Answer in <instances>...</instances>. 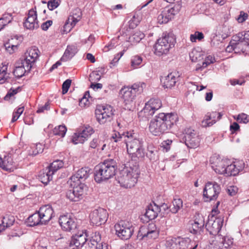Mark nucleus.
I'll list each match as a JSON object with an SVG mask.
<instances>
[{"mask_svg":"<svg viewBox=\"0 0 249 249\" xmlns=\"http://www.w3.org/2000/svg\"><path fill=\"white\" fill-rule=\"evenodd\" d=\"M124 138L126 143L127 153L131 155V158L144 157L145 153L143 145V141L137 139L135 134L131 132H123L121 134L120 132L112 134L111 139L114 142H118Z\"/></svg>","mask_w":249,"mask_h":249,"instance_id":"1","label":"nucleus"},{"mask_svg":"<svg viewBox=\"0 0 249 249\" xmlns=\"http://www.w3.org/2000/svg\"><path fill=\"white\" fill-rule=\"evenodd\" d=\"M177 120L176 114L160 113L151 120L149 130L153 135L160 136L168 132Z\"/></svg>","mask_w":249,"mask_h":249,"instance_id":"2","label":"nucleus"},{"mask_svg":"<svg viewBox=\"0 0 249 249\" xmlns=\"http://www.w3.org/2000/svg\"><path fill=\"white\" fill-rule=\"evenodd\" d=\"M117 163L113 159H107L95 166L94 180L97 183L106 181L113 177L116 174Z\"/></svg>","mask_w":249,"mask_h":249,"instance_id":"3","label":"nucleus"},{"mask_svg":"<svg viewBox=\"0 0 249 249\" xmlns=\"http://www.w3.org/2000/svg\"><path fill=\"white\" fill-rule=\"evenodd\" d=\"M140 174L139 165L129 164L121 170L117 176V181L120 185L125 188H131L136 184Z\"/></svg>","mask_w":249,"mask_h":249,"instance_id":"4","label":"nucleus"},{"mask_svg":"<svg viewBox=\"0 0 249 249\" xmlns=\"http://www.w3.org/2000/svg\"><path fill=\"white\" fill-rule=\"evenodd\" d=\"M176 42V37L173 34L163 33L155 44V53L159 56L167 53L169 50L174 47Z\"/></svg>","mask_w":249,"mask_h":249,"instance_id":"5","label":"nucleus"},{"mask_svg":"<svg viewBox=\"0 0 249 249\" xmlns=\"http://www.w3.org/2000/svg\"><path fill=\"white\" fill-rule=\"evenodd\" d=\"M116 234L122 240L129 239L133 233L134 227L131 222L121 220L114 225Z\"/></svg>","mask_w":249,"mask_h":249,"instance_id":"6","label":"nucleus"},{"mask_svg":"<svg viewBox=\"0 0 249 249\" xmlns=\"http://www.w3.org/2000/svg\"><path fill=\"white\" fill-rule=\"evenodd\" d=\"M39 51L36 47L29 49L25 53L24 56L18 61L20 64L23 65L29 72L39 57Z\"/></svg>","mask_w":249,"mask_h":249,"instance_id":"7","label":"nucleus"},{"mask_svg":"<svg viewBox=\"0 0 249 249\" xmlns=\"http://www.w3.org/2000/svg\"><path fill=\"white\" fill-rule=\"evenodd\" d=\"M221 192V187L215 181H208L203 189V199L206 202L215 200Z\"/></svg>","mask_w":249,"mask_h":249,"instance_id":"8","label":"nucleus"},{"mask_svg":"<svg viewBox=\"0 0 249 249\" xmlns=\"http://www.w3.org/2000/svg\"><path fill=\"white\" fill-rule=\"evenodd\" d=\"M71 186L72 189L68 190L66 193L67 197L71 201L76 202L80 200L83 198L87 187L84 183H76L70 182Z\"/></svg>","mask_w":249,"mask_h":249,"instance_id":"9","label":"nucleus"},{"mask_svg":"<svg viewBox=\"0 0 249 249\" xmlns=\"http://www.w3.org/2000/svg\"><path fill=\"white\" fill-rule=\"evenodd\" d=\"M95 114L99 123L104 124L112 119L113 108L109 105L99 106L95 109Z\"/></svg>","mask_w":249,"mask_h":249,"instance_id":"10","label":"nucleus"},{"mask_svg":"<svg viewBox=\"0 0 249 249\" xmlns=\"http://www.w3.org/2000/svg\"><path fill=\"white\" fill-rule=\"evenodd\" d=\"M179 5H175L173 7L167 6L158 16L157 20L160 24L166 23L171 20L180 10Z\"/></svg>","mask_w":249,"mask_h":249,"instance_id":"11","label":"nucleus"},{"mask_svg":"<svg viewBox=\"0 0 249 249\" xmlns=\"http://www.w3.org/2000/svg\"><path fill=\"white\" fill-rule=\"evenodd\" d=\"M108 218V213L106 210L99 208L93 210L90 215L91 223L97 226L105 223Z\"/></svg>","mask_w":249,"mask_h":249,"instance_id":"12","label":"nucleus"},{"mask_svg":"<svg viewBox=\"0 0 249 249\" xmlns=\"http://www.w3.org/2000/svg\"><path fill=\"white\" fill-rule=\"evenodd\" d=\"M184 139L186 145L190 148L197 147L200 142V138L196 132L191 128L184 130Z\"/></svg>","mask_w":249,"mask_h":249,"instance_id":"13","label":"nucleus"},{"mask_svg":"<svg viewBox=\"0 0 249 249\" xmlns=\"http://www.w3.org/2000/svg\"><path fill=\"white\" fill-rule=\"evenodd\" d=\"M223 220L221 218H216L213 216L209 218L205 225L206 230L210 234L217 236L223 226Z\"/></svg>","mask_w":249,"mask_h":249,"instance_id":"14","label":"nucleus"},{"mask_svg":"<svg viewBox=\"0 0 249 249\" xmlns=\"http://www.w3.org/2000/svg\"><path fill=\"white\" fill-rule=\"evenodd\" d=\"M88 233L86 231H78L71 237L70 246L73 247L72 249H78L82 248L88 242Z\"/></svg>","mask_w":249,"mask_h":249,"instance_id":"15","label":"nucleus"},{"mask_svg":"<svg viewBox=\"0 0 249 249\" xmlns=\"http://www.w3.org/2000/svg\"><path fill=\"white\" fill-rule=\"evenodd\" d=\"M233 244V239L228 236L218 235L212 241L211 246L213 249H228Z\"/></svg>","mask_w":249,"mask_h":249,"instance_id":"16","label":"nucleus"},{"mask_svg":"<svg viewBox=\"0 0 249 249\" xmlns=\"http://www.w3.org/2000/svg\"><path fill=\"white\" fill-rule=\"evenodd\" d=\"M119 94L125 105L131 104L135 99L137 94H138L133 86L123 87L120 89Z\"/></svg>","mask_w":249,"mask_h":249,"instance_id":"17","label":"nucleus"},{"mask_svg":"<svg viewBox=\"0 0 249 249\" xmlns=\"http://www.w3.org/2000/svg\"><path fill=\"white\" fill-rule=\"evenodd\" d=\"M76 219L69 214L61 215L59 223L62 229L67 231H71L77 227Z\"/></svg>","mask_w":249,"mask_h":249,"instance_id":"18","label":"nucleus"},{"mask_svg":"<svg viewBox=\"0 0 249 249\" xmlns=\"http://www.w3.org/2000/svg\"><path fill=\"white\" fill-rule=\"evenodd\" d=\"M159 235V231L154 223L149 224L147 227L141 228L139 232V237L142 239H156Z\"/></svg>","mask_w":249,"mask_h":249,"instance_id":"19","label":"nucleus"},{"mask_svg":"<svg viewBox=\"0 0 249 249\" xmlns=\"http://www.w3.org/2000/svg\"><path fill=\"white\" fill-rule=\"evenodd\" d=\"M101 236L98 232L93 233L89 240L88 241V244L91 249H108L107 243L101 242Z\"/></svg>","mask_w":249,"mask_h":249,"instance_id":"20","label":"nucleus"},{"mask_svg":"<svg viewBox=\"0 0 249 249\" xmlns=\"http://www.w3.org/2000/svg\"><path fill=\"white\" fill-rule=\"evenodd\" d=\"M24 26L26 29L32 30L39 27L37 13L35 9L33 8L29 11L28 17L24 22Z\"/></svg>","mask_w":249,"mask_h":249,"instance_id":"21","label":"nucleus"},{"mask_svg":"<svg viewBox=\"0 0 249 249\" xmlns=\"http://www.w3.org/2000/svg\"><path fill=\"white\" fill-rule=\"evenodd\" d=\"M161 101L159 99H151L145 105L143 112L147 115H153L155 112L161 107Z\"/></svg>","mask_w":249,"mask_h":249,"instance_id":"22","label":"nucleus"},{"mask_svg":"<svg viewBox=\"0 0 249 249\" xmlns=\"http://www.w3.org/2000/svg\"><path fill=\"white\" fill-rule=\"evenodd\" d=\"M90 171V169L88 167L81 168L75 174L71 177V181L78 184L83 183V181L89 177Z\"/></svg>","mask_w":249,"mask_h":249,"instance_id":"23","label":"nucleus"},{"mask_svg":"<svg viewBox=\"0 0 249 249\" xmlns=\"http://www.w3.org/2000/svg\"><path fill=\"white\" fill-rule=\"evenodd\" d=\"M179 77V73L177 71H172L167 76L162 77L161 82L164 88H171L174 87Z\"/></svg>","mask_w":249,"mask_h":249,"instance_id":"24","label":"nucleus"},{"mask_svg":"<svg viewBox=\"0 0 249 249\" xmlns=\"http://www.w3.org/2000/svg\"><path fill=\"white\" fill-rule=\"evenodd\" d=\"M228 160H221L219 158H212L210 160V162L212 164V167L217 173L224 174L225 172V168Z\"/></svg>","mask_w":249,"mask_h":249,"instance_id":"25","label":"nucleus"},{"mask_svg":"<svg viewBox=\"0 0 249 249\" xmlns=\"http://www.w3.org/2000/svg\"><path fill=\"white\" fill-rule=\"evenodd\" d=\"M38 212L41 217L42 221L44 222V225L47 224L54 216L53 210L52 207L49 205L42 206Z\"/></svg>","mask_w":249,"mask_h":249,"instance_id":"26","label":"nucleus"},{"mask_svg":"<svg viewBox=\"0 0 249 249\" xmlns=\"http://www.w3.org/2000/svg\"><path fill=\"white\" fill-rule=\"evenodd\" d=\"M159 213H160L159 206L154 203L147 207L144 215L149 220H152L157 217Z\"/></svg>","mask_w":249,"mask_h":249,"instance_id":"27","label":"nucleus"},{"mask_svg":"<svg viewBox=\"0 0 249 249\" xmlns=\"http://www.w3.org/2000/svg\"><path fill=\"white\" fill-rule=\"evenodd\" d=\"M15 220L14 216L11 214H6L4 215L1 220V223L0 224V233L5 230L6 228L13 225Z\"/></svg>","mask_w":249,"mask_h":249,"instance_id":"28","label":"nucleus"},{"mask_svg":"<svg viewBox=\"0 0 249 249\" xmlns=\"http://www.w3.org/2000/svg\"><path fill=\"white\" fill-rule=\"evenodd\" d=\"M77 52V48L76 45H68L61 58V60L66 61L71 59Z\"/></svg>","mask_w":249,"mask_h":249,"instance_id":"29","label":"nucleus"},{"mask_svg":"<svg viewBox=\"0 0 249 249\" xmlns=\"http://www.w3.org/2000/svg\"><path fill=\"white\" fill-rule=\"evenodd\" d=\"M28 223L30 227H34L39 225H44L38 212L34 213L28 218Z\"/></svg>","mask_w":249,"mask_h":249,"instance_id":"30","label":"nucleus"},{"mask_svg":"<svg viewBox=\"0 0 249 249\" xmlns=\"http://www.w3.org/2000/svg\"><path fill=\"white\" fill-rule=\"evenodd\" d=\"M233 44L234 47V52L235 53H240L242 52L243 53H249V48L245 46V43L239 39V38H236L234 39Z\"/></svg>","mask_w":249,"mask_h":249,"instance_id":"31","label":"nucleus"},{"mask_svg":"<svg viewBox=\"0 0 249 249\" xmlns=\"http://www.w3.org/2000/svg\"><path fill=\"white\" fill-rule=\"evenodd\" d=\"M8 66L3 65L0 67V84H3L6 82L11 83L12 79L9 77L10 73L7 72Z\"/></svg>","mask_w":249,"mask_h":249,"instance_id":"32","label":"nucleus"},{"mask_svg":"<svg viewBox=\"0 0 249 249\" xmlns=\"http://www.w3.org/2000/svg\"><path fill=\"white\" fill-rule=\"evenodd\" d=\"M13 159L8 155L4 156L3 158L0 157V167L5 170H10L13 164Z\"/></svg>","mask_w":249,"mask_h":249,"instance_id":"33","label":"nucleus"},{"mask_svg":"<svg viewBox=\"0 0 249 249\" xmlns=\"http://www.w3.org/2000/svg\"><path fill=\"white\" fill-rule=\"evenodd\" d=\"M215 61V58L212 55H209L201 63L196 64L195 70L196 71H202L209 65L214 63Z\"/></svg>","mask_w":249,"mask_h":249,"instance_id":"34","label":"nucleus"},{"mask_svg":"<svg viewBox=\"0 0 249 249\" xmlns=\"http://www.w3.org/2000/svg\"><path fill=\"white\" fill-rule=\"evenodd\" d=\"M240 170H241V167L239 168L237 167L236 165L234 163L228 164L227 162L224 174L226 175L227 176H235L239 173Z\"/></svg>","mask_w":249,"mask_h":249,"instance_id":"35","label":"nucleus"},{"mask_svg":"<svg viewBox=\"0 0 249 249\" xmlns=\"http://www.w3.org/2000/svg\"><path fill=\"white\" fill-rule=\"evenodd\" d=\"M82 17V12L81 9L76 8L73 9L71 14L69 16V21L72 22L73 24H76V23L79 21Z\"/></svg>","mask_w":249,"mask_h":249,"instance_id":"36","label":"nucleus"},{"mask_svg":"<svg viewBox=\"0 0 249 249\" xmlns=\"http://www.w3.org/2000/svg\"><path fill=\"white\" fill-rule=\"evenodd\" d=\"M27 72L26 68L22 65L20 64L17 62L15 68L13 71L14 75L17 78L19 79L24 75L25 73Z\"/></svg>","mask_w":249,"mask_h":249,"instance_id":"37","label":"nucleus"},{"mask_svg":"<svg viewBox=\"0 0 249 249\" xmlns=\"http://www.w3.org/2000/svg\"><path fill=\"white\" fill-rule=\"evenodd\" d=\"M146 156L153 162L157 160L158 158L157 148L152 145H148Z\"/></svg>","mask_w":249,"mask_h":249,"instance_id":"38","label":"nucleus"},{"mask_svg":"<svg viewBox=\"0 0 249 249\" xmlns=\"http://www.w3.org/2000/svg\"><path fill=\"white\" fill-rule=\"evenodd\" d=\"M63 166L64 162L63 161L57 160L53 161L47 168L51 172V174L53 175L55 172L62 168Z\"/></svg>","mask_w":249,"mask_h":249,"instance_id":"39","label":"nucleus"},{"mask_svg":"<svg viewBox=\"0 0 249 249\" xmlns=\"http://www.w3.org/2000/svg\"><path fill=\"white\" fill-rule=\"evenodd\" d=\"M204 56L203 53L196 49H193L190 53V57L192 62L200 61L203 59Z\"/></svg>","mask_w":249,"mask_h":249,"instance_id":"40","label":"nucleus"},{"mask_svg":"<svg viewBox=\"0 0 249 249\" xmlns=\"http://www.w3.org/2000/svg\"><path fill=\"white\" fill-rule=\"evenodd\" d=\"M53 174L46 168L45 171L39 175V178L43 184H47L53 179Z\"/></svg>","mask_w":249,"mask_h":249,"instance_id":"41","label":"nucleus"},{"mask_svg":"<svg viewBox=\"0 0 249 249\" xmlns=\"http://www.w3.org/2000/svg\"><path fill=\"white\" fill-rule=\"evenodd\" d=\"M13 20L12 15L9 13L4 14L0 18V31Z\"/></svg>","mask_w":249,"mask_h":249,"instance_id":"42","label":"nucleus"},{"mask_svg":"<svg viewBox=\"0 0 249 249\" xmlns=\"http://www.w3.org/2000/svg\"><path fill=\"white\" fill-rule=\"evenodd\" d=\"M44 149V145L38 143L33 144L29 150V154L32 156H36L38 154L41 153Z\"/></svg>","mask_w":249,"mask_h":249,"instance_id":"43","label":"nucleus"},{"mask_svg":"<svg viewBox=\"0 0 249 249\" xmlns=\"http://www.w3.org/2000/svg\"><path fill=\"white\" fill-rule=\"evenodd\" d=\"M191 243V239L189 238H178L176 242V245H178L179 249H187Z\"/></svg>","mask_w":249,"mask_h":249,"instance_id":"44","label":"nucleus"},{"mask_svg":"<svg viewBox=\"0 0 249 249\" xmlns=\"http://www.w3.org/2000/svg\"><path fill=\"white\" fill-rule=\"evenodd\" d=\"M172 203L173 207L170 208V212L173 213H176L182 207V201L180 198H174Z\"/></svg>","mask_w":249,"mask_h":249,"instance_id":"45","label":"nucleus"},{"mask_svg":"<svg viewBox=\"0 0 249 249\" xmlns=\"http://www.w3.org/2000/svg\"><path fill=\"white\" fill-rule=\"evenodd\" d=\"M234 37L235 38H239L245 43V46L249 48V31L245 32L244 34L238 33Z\"/></svg>","mask_w":249,"mask_h":249,"instance_id":"46","label":"nucleus"},{"mask_svg":"<svg viewBox=\"0 0 249 249\" xmlns=\"http://www.w3.org/2000/svg\"><path fill=\"white\" fill-rule=\"evenodd\" d=\"M87 139V138L83 135L82 132H78L74 134L72 137V140L74 144H78L79 143H83Z\"/></svg>","mask_w":249,"mask_h":249,"instance_id":"47","label":"nucleus"},{"mask_svg":"<svg viewBox=\"0 0 249 249\" xmlns=\"http://www.w3.org/2000/svg\"><path fill=\"white\" fill-rule=\"evenodd\" d=\"M67 132V128L65 125H60L56 126L53 129V133L55 135H58L61 137H64Z\"/></svg>","mask_w":249,"mask_h":249,"instance_id":"48","label":"nucleus"},{"mask_svg":"<svg viewBox=\"0 0 249 249\" xmlns=\"http://www.w3.org/2000/svg\"><path fill=\"white\" fill-rule=\"evenodd\" d=\"M233 117L239 123L247 124L249 122V115L244 113L239 114L236 117L234 116Z\"/></svg>","mask_w":249,"mask_h":249,"instance_id":"49","label":"nucleus"},{"mask_svg":"<svg viewBox=\"0 0 249 249\" xmlns=\"http://www.w3.org/2000/svg\"><path fill=\"white\" fill-rule=\"evenodd\" d=\"M142 61V58L139 55H135L131 57V66L134 68H137L141 64Z\"/></svg>","mask_w":249,"mask_h":249,"instance_id":"50","label":"nucleus"},{"mask_svg":"<svg viewBox=\"0 0 249 249\" xmlns=\"http://www.w3.org/2000/svg\"><path fill=\"white\" fill-rule=\"evenodd\" d=\"M208 118L211 119L212 121L214 122V124L216 121L219 120L222 116V114L220 112H217L213 111L211 113H208Z\"/></svg>","mask_w":249,"mask_h":249,"instance_id":"51","label":"nucleus"},{"mask_svg":"<svg viewBox=\"0 0 249 249\" xmlns=\"http://www.w3.org/2000/svg\"><path fill=\"white\" fill-rule=\"evenodd\" d=\"M20 90V88L19 87L16 89L11 88L4 97V99L6 101L9 100L11 97L16 94Z\"/></svg>","mask_w":249,"mask_h":249,"instance_id":"52","label":"nucleus"},{"mask_svg":"<svg viewBox=\"0 0 249 249\" xmlns=\"http://www.w3.org/2000/svg\"><path fill=\"white\" fill-rule=\"evenodd\" d=\"M194 222L203 228L205 225V219L204 216L200 214L196 213L195 217Z\"/></svg>","mask_w":249,"mask_h":249,"instance_id":"53","label":"nucleus"},{"mask_svg":"<svg viewBox=\"0 0 249 249\" xmlns=\"http://www.w3.org/2000/svg\"><path fill=\"white\" fill-rule=\"evenodd\" d=\"M4 47L5 50L8 52L10 54H12L14 53L16 50L18 49V45H14L11 43L10 41L6 42L4 44Z\"/></svg>","mask_w":249,"mask_h":249,"instance_id":"54","label":"nucleus"},{"mask_svg":"<svg viewBox=\"0 0 249 249\" xmlns=\"http://www.w3.org/2000/svg\"><path fill=\"white\" fill-rule=\"evenodd\" d=\"M76 24H73L72 22L69 21V18H68L65 24L63 26V29L62 32L63 34H67L69 33L71 29Z\"/></svg>","mask_w":249,"mask_h":249,"instance_id":"55","label":"nucleus"},{"mask_svg":"<svg viewBox=\"0 0 249 249\" xmlns=\"http://www.w3.org/2000/svg\"><path fill=\"white\" fill-rule=\"evenodd\" d=\"M203 38V34L199 32H196L194 34H192L190 36V40L193 42H196V39L201 40Z\"/></svg>","mask_w":249,"mask_h":249,"instance_id":"56","label":"nucleus"},{"mask_svg":"<svg viewBox=\"0 0 249 249\" xmlns=\"http://www.w3.org/2000/svg\"><path fill=\"white\" fill-rule=\"evenodd\" d=\"M60 0H50L48 2V7L50 10H53L60 5Z\"/></svg>","mask_w":249,"mask_h":249,"instance_id":"57","label":"nucleus"},{"mask_svg":"<svg viewBox=\"0 0 249 249\" xmlns=\"http://www.w3.org/2000/svg\"><path fill=\"white\" fill-rule=\"evenodd\" d=\"M160 213V214L164 216L165 214L168 213L169 212H170V209H169V206L165 203H163L159 207Z\"/></svg>","mask_w":249,"mask_h":249,"instance_id":"58","label":"nucleus"},{"mask_svg":"<svg viewBox=\"0 0 249 249\" xmlns=\"http://www.w3.org/2000/svg\"><path fill=\"white\" fill-rule=\"evenodd\" d=\"M93 132L94 131L92 127L89 125H87L85 126L81 132L83 133V135L88 138L93 133Z\"/></svg>","mask_w":249,"mask_h":249,"instance_id":"59","label":"nucleus"},{"mask_svg":"<svg viewBox=\"0 0 249 249\" xmlns=\"http://www.w3.org/2000/svg\"><path fill=\"white\" fill-rule=\"evenodd\" d=\"M214 124V121H212L211 119H209L208 118V114H207L204 119L203 120V121L201 122V126L202 127H207V126H211L213 125Z\"/></svg>","mask_w":249,"mask_h":249,"instance_id":"60","label":"nucleus"},{"mask_svg":"<svg viewBox=\"0 0 249 249\" xmlns=\"http://www.w3.org/2000/svg\"><path fill=\"white\" fill-rule=\"evenodd\" d=\"M203 228L199 227V225L196 224L195 222L192 224V230H191V232L195 234H200L203 230Z\"/></svg>","mask_w":249,"mask_h":249,"instance_id":"61","label":"nucleus"},{"mask_svg":"<svg viewBox=\"0 0 249 249\" xmlns=\"http://www.w3.org/2000/svg\"><path fill=\"white\" fill-rule=\"evenodd\" d=\"M71 80L70 79H67L66 81H65L64 82V83L62 84V92L63 94H65L68 92V91L71 86Z\"/></svg>","mask_w":249,"mask_h":249,"instance_id":"62","label":"nucleus"},{"mask_svg":"<svg viewBox=\"0 0 249 249\" xmlns=\"http://www.w3.org/2000/svg\"><path fill=\"white\" fill-rule=\"evenodd\" d=\"M133 87L136 90L138 94L143 91V89L145 88L146 84L144 83H141L140 84H134L133 85Z\"/></svg>","mask_w":249,"mask_h":249,"instance_id":"63","label":"nucleus"},{"mask_svg":"<svg viewBox=\"0 0 249 249\" xmlns=\"http://www.w3.org/2000/svg\"><path fill=\"white\" fill-rule=\"evenodd\" d=\"M144 34L139 31L135 33L131 36V38L136 42H139L144 37Z\"/></svg>","mask_w":249,"mask_h":249,"instance_id":"64","label":"nucleus"}]
</instances>
